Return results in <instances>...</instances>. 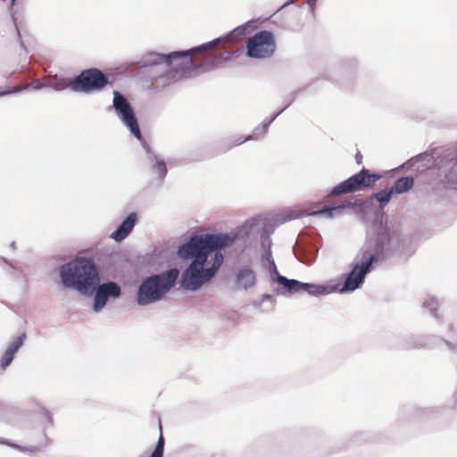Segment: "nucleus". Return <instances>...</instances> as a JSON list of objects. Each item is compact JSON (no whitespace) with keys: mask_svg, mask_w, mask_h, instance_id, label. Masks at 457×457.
I'll list each match as a JSON object with an SVG mask.
<instances>
[{"mask_svg":"<svg viewBox=\"0 0 457 457\" xmlns=\"http://www.w3.org/2000/svg\"><path fill=\"white\" fill-rule=\"evenodd\" d=\"M233 243L234 237L227 234H205L194 236L187 243L183 244L179 249V256L194 260L182 275V287L188 290H195L204 282L212 278L222 264L223 255L215 253L212 267L204 270V264L207 255Z\"/></svg>","mask_w":457,"mask_h":457,"instance_id":"f257e3e1","label":"nucleus"},{"mask_svg":"<svg viewBox=\"0 0 457 457\" xmlns=\"http://www.w3.org/2000/svg\"><path fill=\"white\" fill-rule=\"evenodd\" d=\"M60 277L65 287L75 288L81 294L94 290L100 282L96 265L86 257H77L62 265Z\"/></svg>","mask_w":457,"mask_h":457,"instance_id":"f03ea898","label":"nucleus"},{"mask_svg":"<svg viewBox=\"0 0 457 457\" xmlns=\"http://www.w3.org/2000/svg\"><path fill=\"white\" fill-rule=\"evenodd\" d=\"M179 273L177 269H170L160 275L149 277L139 287L138 303L148 304L159 300L175 284Z\"/></svg>","mask_w":457,"mask_h":457,"instance_id":"7ed1b4c3","label":"nucleus"},{"mask_svg":"<svg viewBox=\"0 0 457 457\" xmlns=\"http://www.w3.org/2000/svg\"><path fill=\"white\" fill-rule=\"evenodd\" d=\"M246 55L252 59L271 57L277 48L275 35L271 31L261 30L246 40Z\"/></svg>","mask_w":457,"mask_h":457,"instance_id":"20e7f679","label":"nucleus"},{"mask_svg":"<svg viewBox=\"0 0 457 457\" xmlns=\"http://www.w3.org/2000/svg\"><path fill=\"white\" fill-rule=\"evenodd\" d=\"M220 39H217L212 43H209L208 45L203 46L202 47L193 48L188 51H181V52H172L169 54H162L156 53H151L148 54L146 62L149 65H154L165 62L167 64H170L173 61H179V62L175 67V71H185L191 70L195 64L191 58V54L195 52H200L203 49L211 48L212 45L219 43Z\"/></svg>","mask_w":457,"mask_h":457,"instance_id":"39448f33","label":"nucleus"},{"mask_svg":"<svg viewBox=\"0 0 457 457\" xmlns=\"http://www.w3.org/2000/svg\"><path fill=\"white\" fill-rule=\"evenodd\" d=\"M381 179V175L370 173L363 168L360 172L339 183L330 192V195L353 193L361 189L371 187L372 185Z\"/></svg>","mask_w":457,"mask_h":457,"instance_id":"423d86ee","label":"nucleus"},{"mask_svg":"<svg viewBox=\"0 0 457 457\" xmlns=\"http://www.w3.org/2000/svg\"><path fill=\"white\" fill-rule=\"evenodd\" d=\"M109 83V79L100 70L91 68L80 72L70 82L74 91L91 92L102 90Z\"/></svg>","mask_w":457,"mask_h":457,"instance_id":"0eeeda50","label":"nucleus"},{"mask_svg":"<svg viewBox=\"0 0 457 457\" xmlns=\"http://www.w3.org/2000/svg\"><path fill=\"white\" fill-rule=\"evenodd\" d=\"M113 107L130 132L137 139H141V132L134 111L128 100L117 91L113 93Z\"/></svg>","mask_w":457,"mask_h":457,"instance_id":"6e6552de","label":"nucleus"},{"mask_svg":"<svg viewBox=\"0 0 457 457\" xmlns=\"http://www.w3.org/2000/svg\"><path fill=\"white\" fill-rule=\"evenodd\" d=\"M374 259L375 257L373 254L367 253H363L361 264H356L353 267V270L350 272L345 280L344 287L347 290L356 289L360 284L362 283L366 273L374 262Z\"/></svg>","mask_w":457,"mask_h":457,"instance_id":"1a4fd4ad","label":"nucleus"},{"mask_svg":"<svg viewBox=\"0 0 457 457\" xmlns=\"http://www.w3.org/2000/svg\"><path fill=\"white\" fill-rule=\"evenodd\" d=\"M120 295V287L114 282H108L98 286L94 299V310L101 311L106 304L109 297H118Z\"/></svg>","mask_w":457,"mask_h":457,"instance_id":"9d476101","label":"nucleus"},{"mask_svg":"<svg viewBox=\"0 0 457 457\" xmlns=\"http://www.w3.org/2000/svg\"><path fill=\"white\" fill-rule=\"evenodd\" d=\"M256 277L253 270L249 268L240 269L236 275V287L247 290L255 285Z\"/></svg>","mask_w":457,"mask_h":457,"instance_id":"9b49d317","label":"nucleus"},{"mask_svg":"<svg viewBox=\"0 0 457 457\" xmlns=\"http://www.w3.org/2000/svg\"><path fill=\"white\" fill-rule=\"evenodd\" d=\"M137 221V214L130 213L118 227V228L112 233L111 237L116 241H121L131 232Z\"/></svg>","mask_w":457,"mask_h":457,"instance_id":"f8f14e48","label":"nucleus"},{"mask_svg":"<svg viewBox=\"0 0 457 457\" xmlns=\"http://www.w3.org/2000/svg\"><path fill=\"white\" fill-rule=\"evenodd\" d=\"M414 185L411 177H402L398 179L391 187L393 193L402 194L410 190Z\"/></svg>","mask_w":457,"mask_h":457,"instance_id":"ddd939ff","label":"nucleus"},{"mask_svg":"<svg viewBox=\"0 0 457 457\" xmlns=\"http://www.w3.org/2000/svg\"><path fill=\"white\" fill-rule=\"evenodd\" d=\"M278 282L282 285L289 293L300 292L304 287L303 283L298 280L289 279L280 275L278 277Z\"/></svg>","mask_w":457,"mask_h":457,"instance_id":"4468645a","label":"nucleus"},{"mask_svg":"<svg viewBox=\"0 0 457 457\" xmlns=\"http://www.w3.org/2000/svg\"><path fill=\"white\" fill-rule=\"evenodd\" d=\"M159 430H160V436L158 438V442L155 445L154 452L151 453L150 457H162L163 456L165 439L162 435V425L161 420L159 421Z\"/></svg>","mask_w":457,"mask_h":457,"instance_id":"2eb2a0df","label":"nucleus"},{"mask_svg":"<svg viewBox=\"0 0 457 457\" xmlns=\"http://www.w3.org/2000/svg\"><path fill=\"white\" fill-rule=\"evenodd\" d=\"M391 188L381 190L373 195V197L379 202L380 208L383 209L390 201L393 195Z\"/></svg>","mask_w":457,"mask_h":457,"instance_id":"dca6fc26","label":"nucleus"},{"mask_svg":"<svg viewBox=\"0 0 457 457\" xmlns=\"http://www.w3.org/2000/svg\"><path fill=\"white\" fill-rule=\"evenodd\" d=\"M347 206H352V203L350 201H345L344 204L338 206L322 209L319 211L317 213H321L328 217H332L335 212H339L341 209L345 208Z\"/></svg>","mask_w":457,"mask_h":457,"instance_id":"f3484780","label":"nucleus"},{"mask_svg":"<svg viewBox=\"0 0 457 457\" xmlns=\"http://www.w3.org/2000/svg\"><path fill=\"white\" fill-rule=\"evenodd\" d=\"M303 286L304 287L302 289V291H305L310 295H316L323 294L325 292L324 287H320V286H316L313 284H308V283H303Z\"/></svg>","mask_w":457,"mask_h":457,"instance_id":"a211bd4d","label":"nucleus"},{"mask_svg":"<svg viewBox=\"0 0 457 457\" xmlns=\"http://www.w3.org/2000/svg\"><path fill=\"white\" fill-rule=\"evenodd\" d=\"M25 337V334H22L21 336L18 337L9 345L6 350L11 351L12 353L15 354L23 345Z\"/></svg>","mask_w":457,"mask_h":457,"instance_id":"6ab92c4d","label":"nucleus"},{"mask_svg":"<svg viewBox=\"0 0 457 457\" xmlns=\"http://www.w3.org/2000/svg\"><path fill=\"white\" fill-rule=\"evenodd\" d=\"M14 357V353H12L11 351L6 350L4 353L3 354L2 360H1V367L3 369H5L7 366L10 365V363L12 361Z\"/></svg>","mask_w":457,"mask_h":457,"instance_id":"aec40b11","label":"nucleus"},{"mask_svg":"<svg viewBox=\"0 0 457 457\" xmlns=\"http://www.w3.org/2000/svg\"><path fill=\"white\" fill-rule=\"evenodd\" d=\"M14 357V353H12L11 351L6 350L4 353L3 354L2 360H1V367L3 369H5L7 366L10 365V363L12 361Z\"/></svg>","mask_w":457,"mask_h":457,"instance_id":"412c9836","label":"nucleus"},{"mask_svg":"<svg viewBox=\"0 0 457 457\" xmlns=\"http://www.w3.org/2000/svg\"><path fill=\"white\" fill-rule=\"evenodd\" d=\"M27 87L28 86H24V85L17 86V87H14L12 89H10V90H7L5 92L0 93V96H4V95H6V94H12V93H17V92H20V91L27 88Z\"/></svg>","mask_w":457,"mask_h":457,"instance_id":"4be33fe9","label":"nucleus"},{"mask_svg":"<svg viewBox=\"0 0 457 457\" xmlns=\"http://www.w3.org/2000/svg\"><path fill=\"white\" fill-rule=\"evenodd\" d=\"M156 169L158 170V171L160 172V174L162 176H164L166 174L167 170H166V164L164 162H162V161L157 162Z\"/></svg>","mask_w":457,"mask_h":457,"instance_id":"5701e85b","label":"nucleus"},{"mask_svg":"<svg viewBox=\"0 0 457 457\" xmlns=\"http://www.w3.org/2000/svg\"><path fill=\"white\" fill-rule=\"evenodd\" d=\"M302 215H303L302 212L289 211L287 217H288V219L292 220V219H297V218L301 217Z\"/></svg>","mask_w":457,"mask_h":457,"instance_id":"b1692460","label":"nucleus"},{"mask_svg":"<svg viewBox=\"0 0 457 457\" xmlns=\"http://www.w3.org/2000/svg\"><path fill=\"white\" fill-rule=\"evenodd\" d=\"M355 159H356V162H357L358 163H361V162H362V155H361L360 153H358V154H356V156H355Z\"/></svg>","mask_w":457,"mask_h":457,"instance_id":"393cba45","label":"nucleus"},{"mask_svg":"<svg viewBox=\"0 0 457 457\" xmlns=\"http://www.w3.org/2000/svg\"><path fill=\"white\" fill-rule=\"evenodd\" d=\"M262 131H263V133H265L267 131V125H263Z\"/></svg>","mask_w":457,"mask_h":457,"instance_id":"a878e982","label":"nucleus"},{"mask_svg":"<svg viewBox=\"0 0 457 457\" xmlns=\"http://www.w3.org/2000/svg\"><path fill=\"white\" fill-rule=\"evenodd\" d=\"M253 138L252 136H248L244 141Z\"/></svg>","mask_w":457,"mask_h":457,"instance_id":"bb28decb","label":"nucleus"},{"mask_svg":"<svg viewBox=\"0 0 457 457\" xmlns=\"http://www.w3.org/2000/svg\"><path fill=\"white\" fill-rule=\"evenodd\" d=\"M16 0H12V4L15 3Z\"/></svg>","mask_w":457,"mask_h":457,"instance_id":"cd10ccee","label":"nucleus"}]
</instances>
